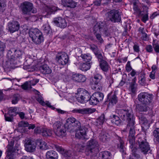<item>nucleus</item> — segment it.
<instances>
[{"label":"nucleus","mask_w":159,"mask_h":159,"mask_svg":"<svg viewBox=\"0 0 159 159\" xmlns=\"http://www.w3.org/2000/svg\"><path fill=\"white\" fill-rule=\"evenodd\" d=\"M118 114L121 118L124 120L127 121V127L129 129L128 140L132 146V152L133 155L137 158L140 157L137 152V149L134 147L135 143V130L134 119L133 118V112L131 110L120 109L118 111Z\"/></svg>","instance_id":"obj_1"},{"label":"nucleus","mask_w":159,"mask_h":159,"mask_svg":"<svg viewBox=\"0 0 159 159\" xmlns=\"http://www.w3.org/2000/svg\"><path fill=\"white\" fill-rule=\"evenodd\" d=\"M99 144L97 140L91 139L87 143L85 150V153L87 156L94 155L98 152Z\"/></svg>","instance_id":"obj_2"},{"label":"nucleus","mask_w":159,"mask_h":159,"mask_svg":"<svg viewBox=\"0 0 159 159\" xmlns=\"http://www.w3.org/2000/svg\"><path fill=\"white\" fill-rule=\"evenodd\" d=\"M137 141L140 151L144 154H146L150 150V147L147 141L145 135H140Z\"/></svg>","instance_id":"obj_3"},{"label":"nucleus","mask_w":159,"mask_h":159,"mask_svg":"<svg viewBox=\"0 0 159 159\" xmlns=\"http://www.w3.org/2000/svg\"><path fill=\"white\" fill-rule=\"evenodd\" d=\"M105 15L108 20L113 23L120 22L121 20L120 14L117 10H109L106 12Z\"/></svg>","instance_id":"obj_4"},{"label":"nucleus","mask_w":159,"mask_h":159,"mask_svg":"<svg viewBox=\"0 0 159 159\" xmlns=\"http://www.w3.org/2000/svg\"><path fill=\"white\" fill-rule=\"evenodd\" d=\"M65 127L67 129L72 130L75 128H80L81 123L80 122L77 120L76 119L73 117L68 118L64 124Z\"/></svg>","instance_id":"obj_5"},{"label":"nucleus","mask_w":159,"mask_h":159,"mask_svg":"<svg viewBox=\"0 0 159 159\" xmlns=\"http://www.w3.org/2000/svg\"><path fill=\"white\" fill-rule=\"evenodd\" d=\"M20 7L22 14L24 15H29L31 12L35 13L37 11L36 9L33 7L32 4L28 2H23Z\"/></svg>","instance_id":"obj_6"},{"label":"nucleus","mask_w":159,"mask_h":159,"mask_svg":"<svg viewBox=\"0 0 159 159\" xmlns=\"http://www.w3.org/2000/svg\"><path fill=\"white\" fill-rule=\"evenodd\" d=\"M138 98L139 101L142 104L149 105L152 102V94L143 92L139 94Z\"/></svg>","instance_id":"obj_7"},{"label":"nucleus","mask_w":159,"mask_h":159,"mask_svg":"<svg viewBox=\"0 0 159 159\" xmlns=\"http://www.w3.org/2000/svg\"><path fill=\"white\" fill-rule=\"evenodd\" d=\"M89 128V124H88L82 126L81 125L80 128H76V129L79 130L76 132L75 137L78 139H87L86 132Z\"/></svg>","instance_id":"obj_8"},{"label":"nucleus","mask_w":159,"mask_h":159,"mask_svg":"<svg viewBox=\"0 0 159 159\" xmlns=\"http://www.w3.org/2000/svg\"><path fill=\"white\" fill-rule=\"evenodd\" d=\"M56 60L59 64L64 65L68 63L69 57L66 53L60 52L57 55Z\"/></svg>","instance_id":"obj_9"},{"label":"nucleus","mask_w":159,"mask_h":159,"mask_svg":"<svg viewBox=\"0 0 159 159\" xmlns=\"http://www.w3.org/2000/svg\"><path fill=\"white\" fill-rule=\"evenodd\" d=\"M13 143L9 144L7 146V149L6 152V156L5 159H15L16 152L13 149Z\"/></svg>","instance_id":"obj_10"},{"label":"nucleus","mask_w":159,"mask_h":159,"mask_svg":"<svg viewBox=\"0 0 159 159\" xmlns=\"http://www.w3.org/2000/svg\"><path fill=\"white\" fill-rule=\"evenodd\" d=\"M96 111L94 108H85L82 109H75L72 112L74 113H79L82 115H87L93 113Z\"/></svg>","instance_id":"obj_11"},{"label":"nucleus","mask_w":159,"mask_h":159,"mask_svg":"<svg viewBox=\"0 0 159 159\" xmlns=\"http://www.w3.org/2000/svg\"><path fill=\"white\" fill-rule=\"evenodd\" d=\"M53 22L57 26L61 28H65L67 26L66 19L61 17L55 18Z\"/></svg>","instance_id":"obj_12"},{"label":"nucleus","mask_w":159,"mask_h":159,"mask_svg":"<svg viewBox=\"0 0 159 159\" xmlns=\"http://www.w3.org/2000/svg\"><path fill=\"white\" fill-rule=\"evenodd\" d=\"M8 28L10 33H13L18 31L20 28V24L16 21H12L8 23Z\"/></svg>","instance_id":"obj_13"},{"label":"nucleus","mask_w":159,"mask_h":159,"mask_svg":"<svg viewBox=\"0 0 159 159\" xmlns=\"http://www.w3.org/2000/svg\"><path fill=\"white\" fill-rule=\"evenodd\" d=\"M25 146L26 151L30 152H33L35 150V142L31 140H29L25 144Z\"/></svg>","instance_id":"obj_14"},{"label":"nucleus","mask_w":159,"mask_h":159,"mask_svg":"<svg viewBox=\"0 0 159 159\" xmlns=\"http://www.w3.org/2000/svg\"><path fill=\"white\" fill-rule=\"evenodd\" d=\"M102 77L101 75L97 74L95 75L93 77H92L90 79V82L92 85H95L98 86V88H99V85H101V81Z\"/></svg>","instance_id":"obj_15"},{"label":"nucleus","mask_w":159,"mask_h":159,"mask_svg":"<svg viewBox=\"0 0 159 159\" xmlns=\"http://www.w3.org/2000/svg\"><path fill=\"white\" fill-rule=\"evenodd\" d=\"M39 79L34 80L30 82H26L21 85L22 88L24 89H31V86L35 85L39 81Z\"/></svg>","instance_id":"obj_16"},{"label":"nucleus","mask_w":159,"mask_h":159,"mask_svg":"<svg viewBox=\"0 0 159 159\" xmlns=\"http://www.w3.org/2000/svg\"><path fill=\"white\" fill-rule=\"evenodd\" d=\"M15 60L11 58V57L8 58V59L5 63L4 66L5 68L9 69V70L11 69H14L15 65L16 63Z\"/></svg>","instance_id":"obj_17"},{"label":"nucleus","mask_w":159,"mask_h":159,"mask_svg":"<svg viewBox=\"0 0 159 159\" xmlns=\"http://www.w3.org/2000/svg\"><path fill=\"white\" fill-rule=\"evenodd\" d=\"M55 148L64 157H70L71 153L70 151H65L63 148L57 145L55 146Z\"/></svg>","instance_id":"obj_18"},{"label":"nucleus","mask_w":159,"mask_h":159,"mask_svg":"<svg viewBox=\"0 0 159 159\" xmlns=\"http://www.w3.org/2000/svg\"><path fill=\"white\" fill-rule=\"evenodd\" d=\"M106 25L104 22H99L97 23L93 27V33L95 34L98 32L102 31L103 28L105 29Z\"/></svg>","instance_id":"obj_19"},{"label":"nucleus","mask_w":159,"mask_h":159,"mask_svg":"<svg viewBox=\"0 0 159 159\" xmlns=\"http://www.w3.org/2000/svg\"><path fill=\"white\" fill-rule=\"evenodd\" d=\"M72 79L74 81L78 82H84L86 80V77L84 75L77 74L72 75Z\"/></svg>","instance_id":"obj_20"},{"label":"nucleus","mask_w":159,"mask_h":159,"mask_svg":"<svg viewBox=\"0 0 159 159\" xmlns=\"http://www.w3.org/2000/svg\"><path fill=\"white\" fill-rule=\"evenodd\" d=\"M61 3L64 6L71 8L75 7L77 5L76 3L73 0H61Z\"/></svg>","instance_id":"obj_21"},{"label":"nucleus","mask_w":159,"mask_h":159,"mask_svg":"<svg viewBox=\"0 0 159 159\" xmlns=\"http://www.w3.org/2000/svg\"><path fill=\"white\" fill-rule=\"evenodd\" d=\"M36 145L37 147H39L41 150H45L48 148V147L46 143L42 139H39L35 142Z\"/></svg>","instance_id":"obj_22"},{"label":"nucleus","mask_w":159,"mask_h":159,"mask_svg":"<svg viewBox=\"0 0 159 159\" xmlns=\"http://www.w3.org/2000/svg\"><path fill=\"white\" fill-rule=\"evenodd\" d=\"M39 69L41 72L44 74H50L52 72V70L46 64L41 66Z\"/></svg>","instance_id":"obj_23"},{"label":"nucleus","mask_w":159,"mask_h":159,"mask_svg":"<svg viewBox=\"0 0 159 159\" xmlns=\"http://www.w3.org/2000/svg\"><path fill=\"white\" fill-rule=\"evenodd\" d=\"M23 53L24 52L22 50L16 49L14 51V54L11 56V58L16 60L17 58H21Z\"/></svg>","instance_id":"obj_24"},{"label":"nucleus","mask_w":159,"mask_h":159,"mask_svg":"<svg viewBox=\"0 0 159 159\" xmlns=\"http://www.w3.org/2000/svg\"><path fill=\"white\" fill-rule=\"evenodd\" d=\"M46 157L48 159H58V155L57 152L54 151L50 150L47 152Z\"/></svg>","instance_id":"obj_25"},{"label":"nucleus","mask_w":159,"mask_h":159,"mask_svg":"<svg viewBox=\"0 0 159 159\" xmlns=\"http://www.w3.org/2000/svg\"><path fill=\"white\" fill-rule=\"evenodd\" d=\"M40 32V31L38 29H31L29 30V33L30 37L32 40L35 37L38 35Z\"/></svg>","instance_id":"obj_26"},{"label":"nucleus","mask_w":159,"mask_h":159,"mask_svg":"<svg viewBox=\"0 0 159 159\" xmlns=\"http://www.w3.org/2000/svg\"><path fill=\"white\" fill-rule=\"evenodd\" d=\"M139 34L141 35V38L144 41L147 40L148 39L147 34L146 33V30L142 27L139 28L138 30Z\"/></svg>","instance_id":"obj_27"},{"label":"nucleus","mask_w":159,"mask_h":159,"mask_svg":"<svg viewBox=\"0 0 159 159\" xmlns=\"http://www.w3.org/2000/svg\"><path fill=\"white\" fill-rule=\"evenodd\" d=\"M108 99L109 102V104L112 106L116 104L117 102V99L116 96L115 94L111 95L109 94L108 95Z\"/></svg>","instance_id":"obj_28"},{"label":"nucleus","mask_w":159,"mask_h":159,"mask_svg":"<svg viewBox=\"0 0 159 159\" xmlns=\"http://www.w3.org/2000/svg\"><path fill=\"white\" fill-rule=\"evenodd\" d=\"M43 37L41 32L32 40L36 44H40L43 41Z\"/></svg>","instance_id":"obj_29"},{"label":"nucleus","mask_w":159,"mask_h":159,"mask_svg":"<svg viewBox=\"0 0 159 159\" xmlns=\"http://www.w3.org/2000/svg\"><path fill=\"white\" fill-rule=\"evenodd\" d=\"M19 127H28L29 129H33L35 127L34 124H29L28 122L26 121H21L19 123Z\"/></svg>","instance_id":"obj_30"},{"label":"nucleus","mask_w":159,"mask_h":159,"mask_svg":"<svg viewBox=\"0 0 159 159\" xmlns=\"http://www.w3.org/2000/svg\"><path fill=\"white\" fill-rule=\"evenodd\" d=\"M99 159H109L111 153L107 151H102L99 153Z\"/></svg>","instance_id":"obj_31"},{"label":"nucleus","mask_w":159,"mask_h":159,"mask_svg":"<svg viewBox=\"0 0 159 159\" xmlns=\"http://www.w3.org/2000/svg\"><path fill=\"white\" fill-rule=\"evenodd\" d=\"M76 99L78 102L82 103H84V101H83L84 100V99H83V98H82L83 96H82V90L81 89H78V93L76 94ZM86 96L85 98L84 97V100H86Z\"/></svg>","instance_id":"obj_32"},{"label":"nucleus","mask_w":159,"mask_h":159,"mask_svg":"<svg viewBox=\"0 0 159 159\" xmlns=\"http://www.w3.org/2000/svg\"><path fill=\"white\" fill-rule=\"evenodd\" d=\"M118 140L119 142V143L118 145V147L120 149V151L122 153L125 154V148L124 146V141L123 139L120 137L118 138Z\"/></svg>","instance_id":"obj_33"},{"label":"nucleus","mask_w":159,"mask_h":159,"mask_svg":"<svg viewBox=\"0 0 159 159\" xmlns=\"http://www.w3.org/2000/svg\"><path fill=\"white\" fill-rule=\"evenodd\" d=\"M100 66L103 71L107 72L109 69V66L105 61H102L100 63Z\"/></svg>","instance_id":"obj_34"},{"label":"nucleus","mask_w":159,"mask_h":159,"mask_svg":"<svg viewBox=\"0 0 159 159\" xmlns=\"http://www.w3.org/2000/svg\"><path fill=\"white\" fill-rule=\"evenodd\" d=\"M66 128L65 127V125H64V126L61 128L60 129H59V130H57L54 132L57 136H64L66 135Z\"/></svg>","instance_id":"obj_35"},{"label":"nucleus","mask_w":159,"mask_h":159,"mask_svg":"<svg viewBox=\"0 0 159 159\" xmlns=\"http://www.w3.org/2000/svg\"><path fill=\"white\" fill-rule=\"evenodd\" d=\"M91 65L90 63L86 62L81 64L79 67L80 69L83 71H86L90 68Z\"/></svg>","instance_id":"obj_36"},{"label":"nucleus","mask_w":159,"mask_h":159,"mask_svg":"<svg viewBox=\"0 0 159 159\" xmlns=\"http://www.w3.org/2000/svg\"><path fill=\"white\" fill-rule=\"evenodd\" d=\"M137 84H131L129 87V91L130 92V93L132 94V97L134 96V94L136 92Z\"/></svg>","instance_id":"obj_37"},{"label":"nucleus","mask_w":159,"mask_h":159,"mask_svg":"<svg viewBox=\"0 0 159 159\" xmlns=\"http://www.w3.org/2000/svg\"><path fill=\"white\" fill-rule=\"evenodd\" d=\"M139 83L142 86H144L146 84V80L145 75L142 73L140 74L139 78Z\"/></svg>","instance_id":"obj_38"},{"label":"nucleus","mask_w":159,"mask_h":159,"mask_svg":"<svg viewBox=\"0 0 159 159\" xmlns=\"http://www.w3.org/2000/svg\"><path fill=\"white\" fill-rule=\"evenodd\" d=\"M63 126H64V125L60 121H57L55 122L53 125L54 132L59 129H60Z\"/></svg>","instance_id":"obj_39"},{"label":"nucleus","mask_w":159,"mask_h":159,"mask_svg":"<svg viewBox=\"0 0 159 159\" xmlns=\"http://www.w3.org/2000/svg\"><path fill=\"white\" fill-rule=\"evenodd\" d=\"M109 135L106 132H102L99 135L100 140L104 142L107 141Z\"/></svg>","instance_id":"obj_40"},{"label":"nucleus","mask_w":159,"mask_h":159,"mask_svg":"<svg viewBox=\"0 0 159 159\" xmlns=\"http://www.w3.org/2000/svg\"><path fill=\"white\" fill-rule=\"evenodd\" d=\"M149 105H146L145 104L139 105L138 107V110L141 112H146L149 109L148 107Z\"/></svg>","instance_id":"obj_41"},{"label":"nucleus","mask_w":159,"mask_h":159,"mask_svg":"<svg viewBox=\"0 0 159 159\" xmlns=\"http://www.w3.org/2000/svg\"><path fill=\"white\" fill-rule=\"evenodd\" d=\"M81 90L82 95V96H83V97H82V98H83V99H84V97L85 98L86 96L87 97H86V100H84L83 101H84V103H86L89 100L90 95L88 92L86 90H84L83 89H82Z\"/></svg>","instance_id":"obj_42"},{"label":"nucleus","mask_w":159,"mask_h":159,"mask_svg":"<svg viewBox=\"0 0 159 159\" xmlns=\"http://www.w3.org/2000/svg\"><path fill=\"white\" fill-rule=\"evenodd\" d=\"M93 95L99 102L102 101L103 99L104 95L102 93L99 92H95L93 94Z\"/></svg>","instance_id":"obj_43"},{"label":"nucleus","mask_w":159,"mask_h":159,"mask_svg":"<svg viewBox=\"0 0 159 159\" xmlns=\"http://www.w3.org/2000/svg\"><path fill=\"white\" fill-rule=\"evenodd\" d=\"M80 57L84 61H86L87 62L90 61L92 58L90 54L88 53L82 54Z\"/></svg>","instance_id":"obj_44"},{"label":"nucleus","mask_w":159,"mask_h":159,"mask_svg":"<svg viewBox=\"0 0 159 159\" xmlns=\"http://www.w3.org/2000/svg\"><path fill=\"white\" fill-rule=\"evenodd\" d=\"M89 101L90 104L92 105H95L99 102L96 98L93 96V94L91 97H90Z\"/></svg>","instance_id":"obj_45"},{"label":"nucleus","mask_w":159,"mask_h":159,"mask_svg":"<svg viewBox=\"0 0 159 159\" xmlns=\"http://www.w3.org/2000/svg\"><path fill=\"white\" fill-rule=\"evenodd\" d=\"M52 132L51 129H42V134L45 136H50L52 134Z\"/></svg>","instance_id":"obj_46"},{"label":"nucleus","mask_w":159,"mask_h":159,"mask_svg":"<svg viewBox=\"0 0 159 159\" xmlns=\"http://www.w3.org/2000/svg\"><path fill=\"white\" fill-rule=\"evenodd\" d=\"M17 108L16 107L11 108L9 110L8 112V115L10 116H13L16 115L17 114L16 112Z\"/></svg>","instance_id":"obj_47"},{"label":"nucleus","mask_w":159,"mask_h":159,"mask_svg":"<svg viewBox=\"0 0 159 159\" xmlns=\"http://www.w3.org/2000/svg\"><path fill=\"white\" fill-rule=\"evenodd\" d=\"M76 148H77V150L78 152H84L85 153V150L86 147L81 144H78L76 146Z\"/></svg>","instance_id":"obj_48"},{"label":"nucleus","mask_w":159,"mask_h":159,"mask_svg":"<svg viewBox=\"0 0 159 159\" xmlns=\"http://www.w3.org/2000/svg\"><path fill=\"white\" fill-rule=\"evenodd\" d=\"M44 33L46 34H48L51 31V28L49 25L48 24L44 25L43 26Z\"/></svg>","instance_id":"obj_49"},{"label":"nucleus","mask_w":159,"mask_h":159,"mask_svg":"<svg viewBox=\"0 0 159 159\" xmlns=\"http://www.w3.org/2000/svg\"><path fill=\"white\" fill-rule=\"evenodd\" d=\"M20 98V95L18 94H14L12 100V103L13 104H16L17 103Z\"/></svg>","instance_id":"obj_50"},{"label":"nucleus","mask_w":159,"mask_h":159,"mask_svg":"<svg viewBox=\"0 0 159 159\" xmlns=\"http://www.w3.org/2000/svg\"><path fill=\"white\" fill-rule=\"evenodd\" d=\"M140 123L142 125L148 126V121L146 118L144 116H142L140 118Z\"/></svg>","instance_id":"obj_51"},{"label":"nucleus","mask_w":159,"mask_h":159,"mask_svg":"<svg viewBox=\"0 0 159 159\" xmlns=\"http://www.w3.org/2000/svg\"><path fill=\"white\" fill-rule=\"evenodd\" d=\"M106 119L104 114H102L98 119L97 122L99 123L100 125L102 124L105 121Z\"/></svg>","instance_id":"obj_52"},{"label":"nucleus","mask_w":159,"mask_h":159,"mask_svg":"<svg viewBox=\"0 0 159 159\" xmlns=\"http://www.w3.org/2000/svg\"><path fill=\"white\" fill-rule=\"evenodd\" d=\"M153 135L156 139L159 142V128H156L153 131Z\"/></svg>","instance_id":"obj_53"},{"label":"nucleus","mask_w":159,"mask_h":159,"mask_svg":"<svg viewBox=\"0 0 159 159\" xmlns=\"http://www.w3.org/2000/svg\"><path fill=\"white\" fill-rule=\"evenodd\" d=\"M90 49L94 52V54L97 53L99 51L98 47L94 44L90 45Z\"/></svg>","instance_id":"obj_54"},{"label":"nucleus","mask_w":159,"mask_h":159,"mask_svg":"<svg viewBox=\"0 0 159 159\" xmlns=\"http://www.w3.org/2000/svg\"><path fill=\"white\" fill-rule=\"evenodd\" d=\"M6 6V4L5 2L3 1L0 0V12L4 11Z\"/></svg>","instance_id":"obj_55"},{"label":"nucleus","mask_w":159,"mask_h":159,"mask_svg":"<svg viewBox=\"0 0 159 159\" xmlns=\"http://www.w3.org/2000/svg\"><path fill=\"white\" fill-rule=\"evenodd\" d=\"M153 47L155 52L157 53H159V44L157 43L153 42Z\"/></svg>","instance_id":"obj_56"},{"label":"nucleus","mask_w":159,"mask_h":159,"mask_svg":"<svg viewBox=\"0 0 159 159\" xmlns=\"http://www.w3.org/2000/svg\"><path fill=\"white\" fill-rule=\"evenodd\" d=\"M94 34L99 42L101 43H102L104 41L102 38L100 34L99 33H96L95 34Z\"/></svg>","instance_id":"obj_57"},{"label":"nucleus","mask_w":159,"mask_h":159,"mask_svg":"<svg viewBox=\"0 0 159 159\" xmlns=\"http://www.w3.org/2000/svg\"><path fill=\"white\" fill-rule=\"evenodd\" d=\"M65 14L67 17L70 18H72L74 17V14L69 11H66Z\"/></svg>","instance_id":"obj_58"},{"label":"nucleus","mask_w":159,"mask_h":159,"mask_svg":"<svg viewBox=\"0 0 159 159\" xmlns=\"http://www.w3.org/2000/svg\"><path fill=\"white\" fill-rule=\"evenodd\" d=\"M97 53V54L96 53L95 54L97 57L98 58V60L100 62H101V61H104L102 59V54L99 51Z\"/></svg>","instance_id":"obj_59"},{"label":"nucleus","mask_w":159,"mask_h":159,"mask_svg":"<svg viewBox=\"0 0 159 159\" xmlns=\"http://www.w3.org/2000/svg\"><path fill=\"white\" fill-rule=\"evenodd\" d=\"M107 83L109 84V86L110 87L113 82V79L111 76H107Z\"/></svg>","instance_id":"obj_60"},{"label":"nucleus","mask_w":159,"mask_h":159,"mask_svg":"<svg viewBox=\"0 0 159 159\" xmlns=\"http://www.w3.org/2000/svg\"><path fill=\"white\" fill-rule=\"evenodd\" d=\"M125 68L127 71L128 72L132 70V68L130 66L129 61H128L127 62Z\"/></svg>","instance_id":"obj_61"},{"label":"nucleus","mask_w":159,"mask_h":159,"mask_svg":"<svg viewBox=\"0 0 159 159\" xmlns=\"http://www.w3.org/2000/svg\"><path fill=\"white\" fill-rule=\"evenodd\" d=\"M5 117V120L7 121H12L13 120V116H8V115H7L6 114H5L4 115Z\"/></svg>","instance_id":"obj_62"},{"label":"nucleus","mask_w":159,"mask_h":159,"mask_svg":"<svg viewBox=\"0 0 159 159\" xmlns=\"http://www.w3.org/2000/svg\"><path fill=\"white\" fill-rule=\"evenodd\" d=\"M120 119V118L118 116L115 115H113V117L112 118L111 121L113 124L114 123H115V121L116 122Z\"/></svg>","instance_id":"obj_63"},{"label":"nucleus","mask_w":159,"mask_h":159,"mask_svg":"<svg viewBox=\"0 0 159 159\" xmlns=\"http://www.w3.org/2000/svg\"><path fill=\"white\" fill-rule=\"evenodd\" d=\"M146 49L147 52H151L153 51L152 47L151 45H147L146 47Z\"/></svg>","instance_id":"obj_64"}]
</instances>
